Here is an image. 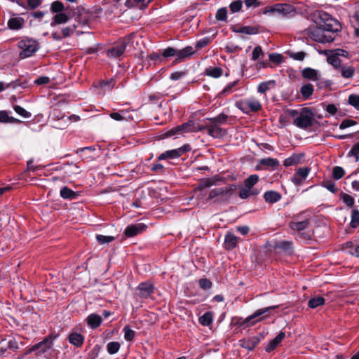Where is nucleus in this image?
<instances>
[{"instance_id":"obj_31","label":"nucleus","mask_w":359,"mask_h":359,"mask_svg":"<svg viewBox=\"0 0 359 359\" xmlns=\"http://www.w3.org/2000/svg\"><path fill=\"white\" fill-rule=\"evenodd\" d=\"M313 86L311 83L304 84L300 88V93L304 97V100L309 99L313 93Z\"/></svg>"},{"instance_id":"obj_13","label":"nucleus","mask_w":359,"mask_h":359,"mask_svg":"<svg viewBox=\"0 0 359 359\" xmlns=\"http://www.w3.org/2000/svg\"><path fill=\"white\" fill-rule=\"evenodd\" d=\"M260 338L257 336L243 339L239 341L240 346L248 351L253 350L259 343Z\"/></svg>"},{"instance_id":"obj_59","label":"nucleus","mask_w":359,"mask_h":359,"mask_svg":"<svg viewBox=\"0 0 359 359\" xmlns=\"http://www.w3.org/2000/svg\"><path fill=\"white\" fill-rule=\"evenodd\" d=\"M215 17L218 20H222V21L226 20V17H227L226 8H221L218 9Z\"/></svg>"},{"instance_id":"obj_46","label":"nucleus","mask_w":359,"mask_h":359,"mask_svg":"<svg viewBox=\"0 0 359 359\" xmlns=\"http://www.w3.org/2000/svg\"><path fill=\"white\" fill-rule=\"evenodd\" d=\"M261 164L271 168H276L279 165V161L276 158H263L260 161Z\"/></svg>"},{"instance_id":"obj_21","label":"nucleus","mask_w":359,"mask_h":359,"mask_svg":"<svg viewBox=\"0 0 359 359\" xmlns=\"http://www.w3.org/2000/svg\"><path fill=\"white\" fill-rule=\"evenodd\" d=\"M302 76L304 79H309V80H311L313 81H316L320 79L319 72L316 69H312L310 67L304 68L302 70Z\"/></svg>"},{"instance_id":"obj_38","label":"nucleus","mask_w":359,"mask_h":359,"mask_svg":"<svg viewBox=\"0 0 359 359\" xmlns=\"http://www.w3.org/2000/svg\"><path fill=\"white\" fill-rule=\"evenodd\" d=\"M325 300L323 297L317 296L309 299L308 306L311 309H316L319 306H322L325 304Z\"/></svg>"},{"instance_id":"obj_54","label":"nucleus","mask_w":359,"mask_h":359,"mask_svg":"<svg viewBox=\"0 0 359 359\" xmlns=\"http://www.w3.org/2000/svg\"><path fill=\"white\" fill-rule=\"evenodd\" d=\"M348 156H354L355 162H358L359 160V142L355 144L350 151L348 153Z\"/></svg>"},{"instance_id":"obj_28","label":"nucleus","mask_w":359,"mask_h":359,"mask_svg":"<svg viewBox=\"0 0 359 359\" xmlns=\"http://www.w3.org/2000/svg\"><path fill=\"white\" fill-rule=\"evenodd\" d=\"M83 337L77 332H73L69 336V341L76 347H80L83 344Z\"/></svg>"},{"instance_id":"obj_47","label":"nucleus","mask_w":359,"mask_h":359,"mask_svg":"<svg viewBox=\"0 0 359 359\" xmlns=\"http://www.w3.org/2000/svg\"><path fill=\"white\" fill-rule=\"evenodd\" d=\"M345 175V171L343 168L340 166H335L332 169V177L335 180L341 179Z\"/></svg>"},{"instance_id":"obj_18","label":"nucleus","mask_w":359,"mask_h":359,"mask_svg":"<svg viewBox=\"0 0 359 359\" xmlns=\"http://www.w3.org/2000/svg\"><path fill=\"white\" fill-rule=\"evenodd\" d=\"M304 154H293L290 157L285 159L283 165L285 167H290L292 165H297L302 163L304 158Z\"/></svg>"},{"instance_id":"obj_48","label":"nucleus","mask_w":359,"mask_h":359,"mask_svg":"<svg viewBox=\"0 0 359 359\" xmlns=\"http://www.w3.org/2000/svg\"><path fill=\"white\" fill-rule=\"evenodd\" d=\"M340 198L347 206L352 208L354 205L355 200L349 194L342 193Z\"/></svg>"},{"instance_id":"obj_20","label":"nucleus","mask_w":359,"mask_h":359,"mask_svg":"<svg viewBox=\"0 0 359 359\" xmlns=\"http://www.w3.org/2000/svg\"><path fill=\"white\" fill-rule=\"evenodd\" d=\"M276 13L281 15L283 17H286L288 15L294 13V8L287 4H276Z\"/></svg>"},{"instance_id":"obj_5","label":"nucleus","mask_w":359,"mask_h":359,"mask_svg":"<svg viewBox=\"0 0 359 359\" xmlns=\"http://www.w3.org/2000/svg\"><path fill=\"white\" fill-rule=\"evenodd\" d=\"M320 22L319 25L334 35V33L340 31L341 25L338 20L333 18L326 12H321L319 14Z\"/></svg>"},{"instance_id":"obj_57","label":"nucleus","mask_w":359,"mask_h":359,"mask_svg":"<svg viewBox=\"0 0 359 359\" xmlns=\"http://www.w3.org/2000/svg\"><path fill=\"white\" fill-rule=\"evenodd\" d=\"M64 10V5L62 2L55 1L51 4V11L54 13H62Z\"/></svg>"},{"instance_id":"obj_3","label":"nucleus","mask_w":359,"mask_h":359,"mask_svg":"<svg viewBox=\"0 0 359 359\" xmlns=\"http://www.w3.org/2000/svg\"><path fill=\"white\" fill-rule=\"evenodd\" d=\"M18 48L21 50L19 56L25 59L32 56L39 48V43L33 39H22L18 43Z\"/></svg>"},{"instance_id":"obj_26","label":"nucleus","mask_w":359,"mask_h":359,"mask_svg":"<svg viewBox=\"0 0 359 359\" xmlns=\"http://www.w3.org/2000/svg\"><path fill=\"white\" fill-rule=\"evenodd\" d=\"M266 202L269 203H274L281 199V195L275 191H267L264 194Z\"/></svg>"},{"instance_id":"obj_23","label":"nucleus","mask_w":359,"mask_h":359,"mask_svg":"<svg viewBox=\"0 0 359 359\" xmlns=\"http://www.w3.org/2000/svg\"><path fill=\"white\" fill-rule=\"evenodd\" d=\"M182 135L189 133L197 132L201 130L193 121L179 125Z\"/></svg>"},{"instance_id":"obj_4","label":"nucleus","mask_w":359,"mask_h":359,"mask_svg":"<svg viewBox=\"0 0 359 359\" xmlns=\"http://www.w3.org/2000/svg\"><path fill=\"white\" fill-rule=\"evenodd\" d=\"M278 308V306H272L269 307L262 308L257 310L252 315L249 316L245 318H239L237 321V324L240 327H243V328H246L249 326L254 325L256 323L261 321L264 317L262 318L261 316L264 315L266 312H268L271 309H274Z\"/></svg>"},{"instance_id":"obj_15","label":"nucleus","mask_w":359,"mask_h":359,"mask_svg":"<svg viewBox=\"0 0 359 359\" xmlns=\"http://www.w3.org/2000/svg\"><path fill=\"white\" fill-rule=\"evenodd\" d=\"M53 346V339L51 337L45 338L41 342L35 344L31 348L32 351L39 350V353H45L48 350L50 349Z\"/></svg>"},{"instance_id":"obj_27","label":"nucleus","mask_w":359,"mask_h":359,"mask_svg":"<svg viewBox=\"0 0 359 359\" xmlns=\"http://www.w3.org/2000/svg\"><path fill=\"white\" fill-rule=\"evenodd\" d=\"M81 172L80 167L75 163H67L65 167V176L71 177L79 174Z\"/></svg>"},{"instance_id":"obj_25","label":"nucleus","mask_w":359,"mask_h":359,"mask_svg":"<svg viewBox=\"0 0 359 359\" xmlns=\"http://www.w3.org/2000/svg\"><path fill=\"white\" fill-rule=\"evenodd\" d=\"M339 71L341 76L344 79H351L355 74L354 67L348 65H343Z\"/></svg>"},{"instance_id":"obj_63","label":"nucleus","mask_w":359,"mask_h":359,"mask_svg":"<svg viewBox=\"0 0 359 359\" xmlns=\"http://www.w3.org/2000/svg\"><path fill=\"white\" fill-rule=\"evenodd\" d=\"M177 54V49L168 47L166 49H165L162 53V56L163 57H176Z\"/></svg>"},{"instance_id":"obj_49","label":"nucleus","mask_w":359,"mask_h":359,"mask_svg":"<svg viewBox=\"0 0 359 359\" xmlns=\"http://www.w3.org/2000/svg\"><path fill=\"white\" fill-rule=\"evenodd\" d=\"M351 226L353 228H356L359 226V210L353 209L351 212Z\"/></svg>"},{"instance_id":"obj_9","label":"nucleus","mask_w":359,"mask_h":359,"mask_svg":"<svg viewBox=\"0 0 359 359\" xmlns=\"http://www.w3.org/2000/svg\"><path fill=\"white\" fill-rule=\"evenodd\" d=\"M311 169L308 167L298 168L291 177V181L295 185H301L307 178Z\"/></svg>"},{"instance_id":"obj_62","label":"nucleus","mask_w":359,"mask_h":359,"mask_svg":"<svg viewBox=\"0 0 359 359\" xmlns=\"http://www.w3.org/2000/svg\"><path fill=\"white\" fill-rule=\"evenodd\" d=\"M182 135V133H181L180 126H177L175 128H171L168 131H167L165 136L167 137H172V136H175L176 137H177L179 135Z\"/></svg>"},{"instance_id":"obj_41","label":"nucleus","mask_w":359,"mask_h":359,"mask_svg":"<svg viewBox=\"0 0 359 359\" xmlns=\"http://www.w3.org/2000/svg\"><path fill=\"white\" fill-rule=\"evenodd\" d=\"M258 180L259 176L257 175H251L245 180L243 186L250 189H254L253 187L257 183Z\"/></svg>"},{"instance_id":"obj_1","label":"nucleus","mask_w":359,"mask_h":359,"mask_svg":"<svg viewBox=\"0 0 359 359\" xmlns=\"http://www.w3.org/2000/svg\"><path fill=\"white\" fill-rule=\"evenodd\" d=\"M287 112L294 118V124L299 128L306 129L313 126L315 121L314 111L309 107L302 108L299 111L290 109Z\"/></svg>"},{"instance_id":"obj_36","label":"nucleus","mask_w":359,"mask_h":359,"mask_svg":"<svg viewBox=\"0 0 359 359\" xmlns=\"http://www.w3.org/2000/svg\"><path fill=\"white\" fill-rule=\"evenodd\" d=\"M258 194V191L255 189H250L245 186H243L239 192V196L242 199H246L251 196H255Z\"/></svg>"},{"instance_id":"obj_33","label":"nucleus","mask_w":359,"mask_h":359,"mask_svg":"<svg viewBox=\"0 0 359 359\" xmlns=\"http://www.w3.org/2000/svg\"><path fill=\"white\" fill-rule=\"evenodd\" d=\"M60 196L64 199L72 200L77 197L78 194L67 187H64L60 190Z\"/></svg>"},{"instance_id":"obj_30","label":"nucleus","mask_w":359,"mask_h":359,"mask_svg":"<svg viewBox=\"0 0 359 359\" xmlns=\"http://www.w3.org/2000/svg\"><path fill=\"white\" fill-rule=\"evenodd\" d=\"M223 70L219 67H209L205 69V74L212 78H219L222 75Z\"/></svg>"},{"instance_id":"obj_44","label":"nucleus","mask_w":359,"mask_h":359,"mask_svg":"<svg viewBox=\"0 0 359 359\" xmlns=\"http://www.w3.org/2000/svg\"><path fill=\"white\" fill-rule=\"evenodd\" d=\"M121 345L118 341H111L107 345V350L109 354H115L120 349Z\"/></svg>"},{"instance_id":"obj_56","label":"nucleus","mask_w":359,"mask_h":359,"mask_svg":"<svg viewBox=\"0 0 359 359\" xmlns=\"http://www.w3.org/2000/svg\"><path fill=\"white\" fill-rule=\"evenodd\" d=\"M96 240L99 243L104 244L113 241L114 240V237L111 236L97 235Z\"/></svg>"},{"instance_id":"obj_19","label":"nucleus","mask_w":359,"mask_h":359,"mask_svg":"<svg viewBox=\"0 0 359 359\" xmlns=\"http://www.w3.org/2000/svg\"><path fill=\"white\" fill-rule=\"evenodd\" d=\"M285 337V333L282 331L280 332L266 346L265 351L268 353L273 351L280 344Z\"/></svg>"},{"instance_id":"obj_6","label":"nucleus","mask_w":359,"mask_h":359,"mask_svg":"<svg viewBox=\"0 0 359 359\" xmlns=\"http://www.w3.org/2000/svg\"><path fill=\"white\" fill-rule=\"evenodd\" d=\"M235 106L246 114L250 112H257L262 108V104L259 101L255 98H248L238 101L236 102Z\"/></svg>"},{"instance_id":"obj_32","label":"nucleus","mask_w":359,"mask_h":359,"mask_svg":"<svg viewBox=\"0 0 359 359\" xmlns=\"http://www.w3.org/2000/svg\"><path fill=\"white\" fill-rule=\"evenodd\" d=\"M69 20V16L64 13H60L56 14L53 19L52 22L50 23L51 27H53L56 25L65 24Z\"/></svg>"},{"instance_id":"obj_53","label":"nucleus","mask_w":359,"mask_h":359,"mask_svg":"<svg viewBox=\"0 0 359 359\" xmlns=\"http://www.w3.org/2000/svg\"><path fill=\"white\" fill-rule=\"evenodd\" d=\"M238 81L231 82L226 85V86L220 93L222 95H226L233 93V88L238 84Z\"/></svg>"},{"instance_id":"obj_60","label":"nucleus","mask_w":359,"mask_h":359,"mask_svg":"<svg viewBox=\"0 0 359 359\" xmlns=\"http://www.w3.org/2000/svg\"><path fill=\"white\" fill-rule=\"evenodd\" d=\"M348 103L355 109H359V95L354 94L349 95Z\"/></svg>"},{"instance_id":"obj_51","label":"nucleus","mask_w":359,"mask_h":359,"mask_svg":"<svg viewBox=\"0 0 359 359\" xmlns=\"http://www.w3.org/2000/svg\"><path fill=\"white\" fill-rule=\"evenodd\" d=\"M124 332V339L128 341H132L135 335V332L134 330H131L128 326H125L123 329Z\"/></svg>"},{"instance_id":"obj_12","label":"nucleus","mask_w":359,"mask_h":359,"mask_svg":"<svg viewBox=\"0 0 359 359\" xmlns=\"http://www.w3.org/2000/svg\"><path fill=\"white\" fill-rule=\"evenodd\" d=\"M146 229L144 224L138 223L128 226L124 231V233L128 237H133L142 233Z\"/></svg>"},{"instance_id":"obj_16","label":"nucleus","mask_w":359,"mask_h":359,"mask_svg":"<svg viewBox=\"0 0 359 359\" xmlns=\"http://www.w3.org/2000/svg\"><path fill=\"white\" fill-rule=\"evenodd\" d=\"M139 295L142 298L147 299L154 292V286L149 283H142L137 287Z\"/></svg>"},{"instance_id":"obj_37","label":"nucleus","mask_w":359,"mask_h":359,"mask_svg":"<svg viewBox=\"0 0 359 359\" xmlns=\"http://www.w3.org/2000/svg\"><path fill=\"white\" fill-rule=\"evenodd\" d=\"M0 121L2 123H20L21 121L11 117L9 116V113L7 111H0Z\"/></svg>"},{"instance_id":"obj_2","label":"nucleus","mask_w":359,"mask_h":359,"mask_svg":"<svg viewBox=\"0 0 359 359\" xmlns=\"http://www.w3.org/2000/svg\"><path fill=\"white\" fill-rule=\"evenodd\" d=\"M306 33L310 39L318 43H330L334 39V35L330 32H327L319 24L316 27L309 28Z\"/></svg>"},{"instance_id":"obj_34","label":"nucleus","mask_w":359,"mask_h":359,"mask_svg":"<svg viewBox=\"0 0 359 359\" xmlns=\"http://www.w3.org/2000/svg\"><path fill=\"white\" fill-rule=\"evenodd\" d=\"M215 182L213 180L210 178H208L202 181L200 184L194 189V193L197 194L198 192H202L205 189L213 186Z\"/></svg>"},{"instance_id":"obj_39","label":"nucleus","mask_w":359,"mask_h":359,"mask_svg":"<svg viewBox=\"0 0 359 359\" xmlns=\"http://www.w3.org/2000/svg\"><path fill=\"white\" fill-rule=\"evenodd\" d=\"M309 221L307 219L301 222H290V227L293 230L302 231L308 227Z\"/></svg>"},{"instance_id":"obj_50","label":"nucleus","mask_w":359,"mask_h":359,"mask_svg":"<svg viewBox=\"0 0 359 359\" xmlns=\"http://www.w3.org/2000/svg\"><path fill=\"white\" fill-rule=\"evenodd\" d=\"M243 7V1L241 0H235L229 5V8L231 13H237L241 10Z\"/></svg>"},{"instance_id":"obj_10","label":"nucleus","mask_w":359,"mask_h":359,"mask_svg":"<svg viewBox=\"0 0 359 359\" xmlns=\"http://www.w3.org/2000/svg\"><path fill=\"white\" fill-rule=\"evenodd\" d=\"M209 135L214 138H222L226 135V130L222 128L219 125L211 123L205 127Z\"/></svg>"},{"instance_id":"obj_64","label":"nucleus","mask_w":359,"mask_h":359,"mask_svg":"<svg viewBox=\"0 0 359 359\" xmlns=\"http://www.w3.org/2000/svg\"><path fill=\"white\" fill-rule=\"evenodd\" d=\"M354 18V27H355V34L359 36V11H357L353 16Z\"/></svg>"},{"instance_id":"obj_11","label":"nucleus","mask_w":359,"mask_h":359,"mask_svg":"<svg viewBox=\"0 0 359 359\" xmlns=\"http://www.w3.org/2000/svg\"><path fill=\"white\" fill-rule=\"evenodd\" d=\"M186 148L187 147L184 146L183 147H180L175 149L166 151L165 152L161 154L158 158V160H164L166 158H177L181 156L187 151Z\"/></svg>"},{"instance_id":"obj_40","label":"nucleus","mask_w":359,"mask_h":359,"mask_svg":"<svg viewBox=\"0 0 359 359\" xmlns=\"http://www.w3.org/2000/svg\"><path fill=\"white\" fill-rule=\"evenodd\" d=\"M236 32L238 33L253 35L259 32V29L256 27L243 26L240 27Z\"/></svg>"},{"instance_id":"obj_43","label":"nucleus","mask_w":359,"mask_h":359,"mask_svg":"<svg viewBox=\"0 0 359 359\" xmlns=\"http://www.w3.org/2000/svg\"><path fill=\"white\" fill-rule=\"evenodd\" d=\"M212 322V313L206 312L199 318V323L203 326H208Z\"/></svg>"},{"instance_id":"obj_22","label":"nucleus","mask_w":359,"mask_h":359,"mask_svg":"<svg viewBox=\"0 0 359 359\" xmlns=\"http://www.w3.org/2000/svg\"><path fill=\"white\" fill-rule=\"evenodd\" d=\"M208 120L210 121L211 123H215L217 125L231 124L232 117L224 113H221L215 117L208 118Z\"/></svg>"},{"instance_id":"obj_29","label":"nucleus","mask_w":359,"mask_h":359,"mask_svg":"<svg viewBox=\"0 0 359 359\" xmlns=\"http://www.w3.org/2000/svg\"><path fill=\"white\" fill-rule=\"evenodd\" d=\"M87 323L91 328H96L102 323V318L100 316L93 313L87 317Z\"/></svg>"},{"instance_id":"obj_52","label":"nucleus","mask_w":359,"mask_h":359,"mask_svg":"<svg viewBox=\"0 0 359 359\" xmlns=\"http://www.w3.org/2000/svg\"><path fill=\"white\" fill-rule=\"evenodd\" d=\"M13 109L18 114L23 118H30L32 116L30 112L27 111L26 109L19 105H15Z\"/></svg>"},{"instance_id":"obj_55","label":"nucleus","mask_w":359,"mask_h":359,"mask_svg":"<svg viewBox=\"0 0 359 359\" xmlns=\"http://www.w3.org/2000/svg\"><path fill=\"white\" fill-rule=\"evenodd\" d=\"M20 86L18 80H15V81H12L11 83L5 84L4 82L0 81V92L5 90L7 88H16L17 86Z\"/></svg>"},{"instance_id":"obj_8","label":"nucleus","mask_w":359,"mask_h":359,"mask_svg":"<svg viewBox=\"0 0 359 359\" xmlns=\"http://www.w3.org/2000/svg\"><path fill=\"white\" fill-rule=\"evenodd\" d=\"M233 189L231 187H219L212 189L207 198L206 201H209L217 197H220L221 198H229L232 194Z\"/></svg>"},{"instance_id":"obj_17","label":"nucleus","mask_w":359,"mask_h":359,"mask_svg":"<svg viewBox=\"0 0 359 359\" xmlns=\"http://www.w3.org/2000/svg\"><path fill=\"white\" fill-rule=\"evenodd\" d=\"M239 238L236 236L233 233L228 232L224 238V248L230 250L235 248L237 245Z\"/></svg>"},{"instance_id":"obj_45","label":"nucleus","mask_w":359,"mask_h":359,"mask_svg":"<svg viewBox=\"0 0 359 359\" xmlns=\"http://www.w3.org/2000/svg\"><path fill=\"white\" fill-rule=\"evenodd\" d=\"M322 186L333 194L337 191L335 182L331 180L323 181L322 182Z\"/></svg>"},{"instance_id":"obj_42","label":"nucleus","mask_w":359,"mask_h":359,"mask_svg":"<svg viewBox=\"0 0 359 359\" xmlns=\"http://www.w3.org/2000/svg\"><path fill=\"white\" fill-rule=\"evenodd\" d=\"M274 86H275V81L273 80L262 82L257 88V91L260 93H264L266 91H268L269 90H270V88L271 87H273Z\"/></svg>"},{"instance_id":"obj_58","label":"nucleus","mask_w":359,"mask_h":359,"mask_svg":"<svg viewBox=\"0 0 359 359\" xmlns=\"http://www.w3.org/2000/svg\"><path fill=\"white\" fill-rule=\"evenodd\" d=\"M263 55V51L259 46H256L252 53L251 59L254 61L258 60Z\"/></svg>"},{"instance_id":"obj_24","label":"nucleus","mask_w":359,"mask_h":359,"mask_svg":"<svg viewBox=\"0 0 359 359\" xmlns=\"http://www.w3.org/2000/svg\"><path fill=\"white\" fill-rule=\"evenodd\" d=\"M25 20L21 17H14L9 19L8 26L11 29L18 30L23 27Z\"/></svg>"},{"instance_id":"obj_14","label":"nucleus","mask_w":359,"mask_h":359,"mask_svg":"<svg viewBox=\"0 0 359 359\" xmlns=\"http://www.w3.org/2000/svg\"><path fill=\"white\" fill-rule=\"evenodd\" d=\"M195 50L192 46H186L185 48L178 50L177 49V54L175 57L176 62H180L184 61L185 59L191 57Z\"/></svg>"},{"instance_id":"obj_7","label":"nucleus","mask_w":359,"mask_h":359,"mask_svg":"<svg viewBox=\"0 0 359 359\" xmlns=\"http://www.w3.org/2000/svg\"><path fill=\"white\" fill-rule=\"evenodd\" d=\"M130 40L131 36H127L120 39L113 47L107 50V56L109 57H118L122 55Z\"/></svg>"},{"instance_id":"obj_61","label":"nucleus","mask_w":359,"mask_h":359,"mask_svg":"<svg viewBox=\"0 0 359 359\" xmlns=\"http://www.w3.org/2000/svg\"><path fill=\"white\" fill-rule=\"evenodd\" d=\"M76 29V26L74 25L73 26L63 27L61 29V32H62L63 39L71 36V34L73 33V32Z\"/></svg>"},{"instance_id":"obj_35","label":"nucleus","mask_w":359,"mask_h":359,"mask_svg":"<svg viewBox=\"0 0 359 359\" xmlns=\"http://www.w3.org/2000/svg\"><path fill=\"white\" fill-rule=\"evenodd\" d=\"M327 60L335 69L339 70L343 65L341 60L337 55L330 54L327 56Z\"/></svg>"}]
</instances>
